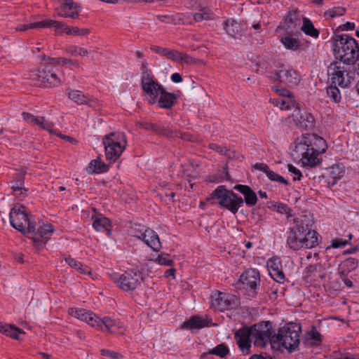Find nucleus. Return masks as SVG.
Returning <instances> with one entry per match:
<instances>
[{"label": "nucleus", "instance_id": "obj_22", "mask_svg": "<svg viewBox=\"0 0 359 359\" xmlns=\"http://www.w3.org/2000/svg\"><path fill=\"white\" fill-rule=\"evenodd\" d=\"M233 189L239 191L243 196V201L245 204L252 207L257 204L258 198L256 193L248 185L236 184Z\"/></svg>", "mask_w": 359, "mask_h": 359}, {"label": "nucleus", "instance_id": "obj_20", "mask_svg": "<svg viewBox=\"0 0 359 359\" xmlns=\"http://www.w3.org/2000/svg\"><path fill=\"white\" fill-rule=\"evenodd\" d=\"M325 278L320 266L315 264H310L306 267L303 273V279L308 284L319 283L320 279Z\"/></svg>", "mask_w": 359, "mask_h": 359}, {"label": "nucleus", "instance_id": "obj_43", "mask_svg": "<svg viewBox=\"0 0 359 359\" xmlns=\"http://www.w3.org/2000/svg\"><path fill=\"white\" fill-rule=\"evenodd\" d=\"M142 241L144 242L149 248H151L155 252H159L162 248L161 243L160 242V239L158 235L157 234V240L154 238L146 237L145 238H142Z\"/></svg>", "mask_w": 359, "mask_h": 359}, {"label": "nucleus", "instance_id": "obj_59", "mask_svg": "<svg viewBox=\"0 0 359 359\" xmlns=\"http://www.w3.org/2000/svg\"><path fill=\"white\" fill-rule=\"evenodd\" d=\"M224 155L227 157L229 159H239L241 158H243V156L236 151H231L230 149H225Z\"/></svg>", "mask_w": 359, "mask_h": 359}, {"label": "nucleus", "instance_id": "obj_9", "mask_svg": "<svg viewBox=\"0 0 359 359\" xmlns=\"http://www.w3.org/2000/svg\"><path fill=\"white\" fill-rule=\"evenodd\" d=\"M112 278L117 287L126 292L135 290L144 280L142 273L137 268L128 270L121 275L114 274Z\"/></svg>", "mask_w": 359, "mask_h": 359}, {"label": "nucleus", "instance_id": "obj_8", "mask_svg": "<svg viewBox=\"0 0 359 359\" xmlns=\"http://www.w3.org/2000/svg\"><path fill=\"white\" fill-rule=\"evenodd\" d=\"M268 77L273 83L288 88L298 86L301 80L299 72L287 64H279Z\"/></svg>", "mask_w": 359, "mask_h": 359}, {"label": "nucleus", "instance_id": "obj_31", "mask_svg": "<svg viewBox=\"0 0 359 359\" xmlns=\"http://www.w3.org/2000/svg\"><path fill=\"white\" fill-rule=\"evenodd\" d=\"M328 172L330 178L327 182L328 186L333 187L344 176V167L342 165L335 164L329 168Z\"/></svg>", "mask_w": 359, "mask_h": 359}, {"label": "nucleus", "instance_id": "obj_53", "mask_svg": "<svg viewBox=\"0 0 359 359\" xmlns=\"http://www.w3.org/2000/svg\"><path fill=\"white\" fill-rule=\"evenodd\" d=\"M88 325L97 329H102L101 318L97 317L95 313H92V316L88 317V321L86 322Z\"/></svg>", "mask_w": 359, "mask_h": 359}, {"label": "nucleus", "instance_id": "obj_16", "mask_svg": "<svg viewBox=\"0 0 359 359\" xmlns=\"http://www.w3.org/2000/svg\"><path fill=\"white\" fill-rule=\"evenodd\" d=\"M294 225L291 228L297 231L299 230L301 234L306 236L309 240H313L314 242L318 243L319 234L317 231L312 229V221L306 215H301L294 219Z\"/></svg>", "mask_w": 359, "mask_h": 359}, {"label": "nucleus", "instance_id": "obj_37", "mask_svg": "<svg viewBox=\"0 0 359 359\" xmlns=\"http://www.w3.org/2000/svg\"><path fill=\"white\" fill-rule=\"evenodd\" d=\"M302 30L306 35L313 38H318L320 34L319 30L315 28L313 22L307 18H303Z\"/></svg>", "mask_w": 359, "mask_h": 359}, {"label": "nucleus", "instance_id": "obj_11", "mask_svg": "<svg viewBox=\"0 0 359 359\" xmlns=\"http://www.w3.org/2000/svg\"><path fill=\"white\" fill-rule=\"evenodd\" d=\"M345 65L341 61H334L327 67V75L330 78L331 83L343 88H347L353 79L345 68Z\"/></svg>", "mask_w": 359, "mask_h": 359}, {"label": "nucleus", "instance_id": "obj_63", "mask_svg": "<svg viewBox=\"0 0 359 359\" xmlns=\"http://www.w3.org/2000/svg\"><path fill=\"white\" fill-rule=\"evenodd\" d=\"M101 322L102 327L104 325L108 331H110L111 328L114 325V321L111 318L107 317H104L102 319H101Z\"/></svg>", "mask_w": 359, "mask_h": 359}, {"label": "nucleus", "instance_id": "obj_58", "mask_svg": "<svg viewBox=\"0 0 359 359\" xmlns=\"http://www.w3.org/2000/svg\"><path fill=\"white\" fill-rule=\"evenodd\" d=\"M287 168H288L289 172H290L291 173H292L294 175L293 177L294 181L301 180L302 174L299 169H297L296 167H294L292 164H288Z\"/></svg>", "mask_w": 359, "mask_h": 359}, {"label": "nucleus", "instance_id": "obj_38", "mask_svg": "<svg viewBox=\"0 0 359 359\" xmlns=\"http://www.w3.org/2000/svg\"><path fill=\"white\" fill-rule=\"evenodd\" d=\"M68 97L78 104H88L89 99L82 92L67 89Z\"/></svg>", "mask_w": 359, "mask_h": 359}, {"label": "nucleus", "instance_id": "obj_15", "mask_svg": "<svg viewBox=\"0 0 359 359\" xmlns=\"http://www.w3.org/2000/svg\"><path fill=\"white\" fill-rule=\"evenodd\" d=\"M29 217L25 212V207L20 204L14 205L9 214L11 225L22 233H25V226Z\"/></svg>", "mask_w": 359, "mask_h": 359}, {"label": "nucleus", "instance_id": "obj_45", "mask_svg": "<svg viewBox=\"0 0 359 359\" xmlns=\"http://www.w3.org/2000/svg\"><path fill=\"white\" fill-rule=\"evenodd\" d=\"M229 352L226 345L220 344L208 351L209 354L215 355L220 358H224Z\"/></svg>", "mask_w": 359, "mask_h": 359}, {"label": "nucleus", "instance_id": "obj_12", "mask_svg": "<svg viewBox=\"0 0 359 359\" xmlns=\"http://www.w3.org/2000/svg\"><path fill=\"white\" fill-rule=\"evenodd\" d=\"M260 273L256 269H248L240 276L239 281L237 283L239 289L248 291V295L255 297L257 294V288L260 285Z\"/></svg>", "mask_w": 359, "mask_h": 359}, {"label": "nucleus", "instance_id": "obj_6", "mask_svg": "<svg viewBox=\"0 0 359 359\" xmlns=\"http://www.w3.org/2000/svg\"><path fill=\"white\" fill-rule=\"evenodd\" d=\"M217 199L220 208H225L232 214L236 215L239 208L244 204L243 198L233 192L228 190L225 186H218L210 195L207 200Z\"/></svg>", "mask_w": 359, "mask_h": 359}, {"label": "nucleus", "instance_id": "obj_23", "mask_svg": "<svg viewBox=\"0 0 359 359\" xmlns=\"http://www.w3.org/2000/svg\"><path fill=\"white\" fill-rule=\"evenodd\" d=\"M53 22H56V24L51 25L50 27H55L56 31L59 32L76 36H86L90 33V30L88 29H79L77 27H69L63 22L53 20Z\"/></svg>", "mask_w": 359, "mask_h": 359}, {"label": "nucleus", "instance_id": "obj_51", "mask_svg": "<svg viewBox=\"0 0 359 359\" xmlns=\"http://www.w3.org/2000/svg\"><path fill=\"white\" fill-rule=\"evenodd\" d=\"M38 58L41 61H47V65H60V63L62 64V59L63 57H47L45 54H41L38 56Z\"/></svg>", "mask_w": 359, "mask_h": 359}, {"label": "nucleus", "instance_id": "obj_18", "mask_svg": "<svg viewBox=\"0 0 359 359\" xmlns=\"http://www.w3.org/2000/svg\"><path fill=\"white\" fill-rule=\"evenodd\" d=\"M60 6L55 9L54 17L77 18L79 15L81 6H78L73 0H64Z\"/></svg>", "mask_w": 359, "mask_h": 359}, {"label": "nucleus", "instance_id": "obj_33", "mask_svg": "<svg viewBox=\"0 0 359 359\" xmlns=\"http://www.w3.org/2000/svg\"><path fill=\"white\" fill-rule=\"evenodd\" d=\"M109 165L102 162L100 158L97 157L96 159H93L90 161L87 168V172L88 173L95 174L104 173L109 170Z\"/></svg>", "mask_w": 359, "mask_h": 359}, {"label": "nucleus", "instance_id": "obj_61", "mask_svg": "<svg viewBox=\"0 0 359 359\" xmlns=\"http://www.w3.org/2000/svg\"><path fill=\"white\" fill-rule=\"evenodd\" d=\"M169 22H170V23H172L174 25H180V24L184 23V19L182 18V15H181L180 13H177V14L171 15V18Z\"/></svg>", "mask_w": 359, "mask_h": 359}, {"label": "nucleus", "instance_id": "obj_55", "mask_svg": "<svg viewBox=\"0 0 359 359\" xmlns=\"http://www.w3.org/2000/svg\"><path fill=\"white\" fill-rule=\"evenodd\" d=\"M269 274L275 281L279 283H284L285 280L284 273L283 272L281 269L276 271H273V272H271Z\"/></svg>", "mask_w": 359, "mask_h": 359}, {"label": "nucleus", "instance_id": "obj_36", "mask_svg": "<svg viewBox=\"0 0 359 359\" xmlns=\"http://www.w3.org/2000/svg\"><path fill=\"white\" fill-rule=\"evenodd\" d=\"M65 262L72 268L76 269L81 274L90 275L91 269L87 265H83L82 263L71 257L70 256L65 258Z\"/></svg>", "mask_w": 359, "mask_h": 359}, {"label": "nucleus", "instance_id": "obj_42", "mask_svg": "<svg viewBox=\"0 0 359 359\" xmlns=\"http://www.w3.org/2000/svg\"><path fill=\"white\" fill-rule=\"evenodd\" d=\"M286 88L283 86L276 84V86L271 87V89L280 97V98H294L292 93Z\"/></svg>", "mask_w": 359, "mask_h": 359}, {"label": "nucleus", "instance_id": "obj_34", "mask_svg": "<svg viewBox=\"0 0 359 359\" xmlns=\"http://www.w3.org/2000/svg\"><path fill=\"white\" fill-rule=\"evenodd\" d=\"M358 266V260L354 257H348L344 260L339 265V274L347 276L348 273L355 270Z\"/></svg>", "mask_w": 359, "mask_h": 359}, {"label": "nucleus", "instance_id": "obj_7", "mask_svg": "<svg viewBox=\"0 0 359 359\" xmlns=\"http://www.w3.org/2000/svg\"><path fill=\"white\" fill-rule=\"evenodd\" d=\"M104 146L105 158L109 164L116 162L125 150L127 141L123 133L113 132L105 135L102 140Z\"/></svg>", "mask_w": 359, "mask_h": 359}, {"label": "nucleus", "instance_id": "obj_35", "mask_svg": "<svg viewBox=\"0 0 359 359\" xmlns=\"http://www.w3.org/2000/svg\"><path fill=\"white\" fill-rule=\"evenodd\" d=\"M133 236L139 239L145 238L146 237L154 238L157 240V233L152 229L147 228L144 229L141 225L135 224L132 228Z\"/></svg>", "mask_w": 359, "mask_h": 359}, {"label": "nucleus", "instance_id": "obj_3", "mask_svg": "<svg viewBox=\"0 0 359 359\" xmlns=\"http://www.w3.org/2000/svg\"><path fill=\"white\" fill-rule=\"evenodd\" d=\"M302 328L299 324L296 323H286L278 330L277 334H273L272 328L270 329L269 341L271 348L274 351L283 353L285 349L289 353L297 350L299 345V333Z\"/></svg>", "mask_w": 359, "mask_h": 359}, {"label": "nucleus", "instance_id": "obj_44", "mask_svg": "<svg viewBox=\"0 0 359 359\" xmlns=\"http://www.w3.org/2000/svg\"><path fill=\"white\" fill-rule=\"evenodd\" d=\"M281 42L287 49L296 50L300 47V41L292 37L282 38Z\"/></svg>", "mask_w": 359, "mask_h": 359}, {"label": "nucleus", "instance_id": "obj_10", "mask_svg": "<svg viewBox=\"0 0 359 359\" xmlns=\"http://www.w3.org/2000/svg\"><path fill=\"white\" fill-rule=\"evenodd\" d=\"M30 77L39 86L46 88L58 86L61 83L56 70L49 65L41 66L37 70L32 71Z\"/></svg>", "mask_w": 359, "mask_h": 359}, {"label": "nucleus", "instance_id": "obj_2", "mask_svg": "<svg viewBox=\"0 0 359 359\" xmlns=\"http://www.w3.org/2000/svg\"><path fill=\"white\" fill-rule=\"evenodd\" d=\"M271 323L265 321L256 323L252 326L244 325L236 330L234 337L237 344L244 355L250 353L252 339H254V345L257 347H264L270 337Z\"/></svg>", "mask_w": 359, "mask_h": 359}, {"label": "nucleus", "instance_id": "obj_32", "mask_svg": "<svg viewBox=\"0 0 359 359\" xmlns=\"http://www.w3.org/2000/svg\"><path fill=\"white\" fill-rule=\"evenodd\" d=\"M56 24L53 20H45L40 22H35L29 24L18 25L15 29L18 32H25L29 29H41L44 27H50L51 25Z\"/></svg>", "mask_w": 359, "mask_h": 359}, {"label": "nucleus", "instance_id": "obj_50", "mask_svg": "<svg viewBox=\"0 0 359 359\" xmlns=\"http://www.w3.org/2000/svg\"><path fill=\"white\" fill-rule=\"evenodd\" d=\"M346 13V8L344 7L338 6L334 7L325 12V17H330L331 18L337 16H341Z\"/></svg>", "mask_w": 359, "mask_h": 359}, {"label": "nucleus", "instance_id": "obj_17", "mask_svg": "<svg viewBox=\"0 0 359 359\" xmlns=\"http://www.w3.org/2000/svg\"><path fill=\"white\" fill-rule=\"evenodd\" d=\"M292 118L296 125L306 130H312L315 128L316 121L313 114L306 111H302L299 107H295Z\"/></svg>", "mask_w": 359, "mask_h": 359}, {"label": "nucleus", "instance_id": "obj_48", "mask_svg": "<svg viewBox=\"0 0 359 359\" xmlns=\"http://www.w3.org/2000/svg\"><path fill=\"white\" fill-rule=\"evenodd\" d=\"M169 256L170 255L168 254L163 252L158 255L155 259H153V261L160 265L171 266L173 265L174 262L169 259Z\"/></svg>", "mask_w": 359, "mask_h": 359}, {"label": "nucleus", "instance_id": "obj_40", "mask_svg": "<svg viewBox=\"0 0 359 359\" xmlns=\"http://www.w3.org/2000/svg\"><path fill=\"white\" fill-rule=\"evenodd\" d=\"M327 96L331 99V100L333 101L334 103L340 102L341 96L340 90L337 88V85L331 83L327 88Z\"/></svg>", "mask_w": 359, "mask_h": 359}, {"label": "nucleus", "instance_id": "obj_14", "mask_svg": "<svg viewBox=\"0 0 359 359\" xmlns=\"http://www.w3.org/2000/svg\"><path fill=\"white\" fill-rule=\"evenodd\" d=\"M318 245V243L314 242L313 240H309L306 236L301 234L299 230L297 231L290 229L287 232L286 245L294 251L313 248Z\"/></svg>", "mask_w": 359, "mask_h": 359}, {"label": "nucleus", "instance_id": "obj_26", "mask_svg": "<svg viewBox=\"0 0 359 359\" xmlns=\"http://www.w3.org/2000/svg\"><path fill=\"white\" fill-rule=\"evenodd\" d=\"M178 95L166 92L164 88L158 97V105L163 109H169L177 102Z\"/></svg>", "mask_w": 359, "mask_h": 359}, {"label": "nucleus", "instance_id": "obj_5", "mask_svg": "<svg viewBox=\"0 0 359 359\" xmlns=\"http://www.w3.org/2000/svg\"><path fill=\"white\" fill-rule=\"evenodd\" d=\"M54 232L53 226L51 224H41L37 223L35 218L30 215L25 226V235L31 234L28 237L33 241L34 246L38 250L44 248L48 240Z\"/></svg>", "mask_w": 359, "mask_h": 359}, {"label": "nucleus", "instance_id": "obj_60", "mask_svg": "<svg viewBox=\"0 0 359 359\" xmlns=\"http://www.w3.org/2000/svg\"><path fill=\"white\" fill-rule=\"evenodd\" d=\"M348 244V241L347 240H344L342 238H335L332 240L331 246L334 248H341Z\"/></svg>", "mask_w": 359, "mask_h": 359}, {"label": "nucleus", "instance_id": "obj_39", "mask_svg": "<svg viewBox=\"0 0 359 359\" xmlns=\"http://www.w3.org/2000/svg\"><path fill=\"white\" fill-rule=\"evenodd\" d=\"M69 313L71 316L86 323L88 321V317L92 316L93 312L83 309L72 308L69 309Z\"/></svg>", "mask_w": 359, "mask_h": 359}, {"label": "nucleus", "instance_id": "obj_1", "mask_svg": "<svg viewBox=\"0 0 359 359\" xmlns=\"http://www.w3.org/2000/svg\"><path fill=\"white\" fill-rule=\"evenodd\" d=\"M292 156L299 158L305 165L316 166L322 161L320 154L326 151L327 146L325 140L314 133L303 134L294 142Z\"/></svg>", "mask_w": 359, "mask_h": 359}, {"label": "nucleus", "instance_id": "obj_54", "mask_svg": "<svg viewBox=\"0 0 359 359\" xmlns=\"http://www.w3.org/2000/svg\"><path fill=\"white\" fill-rule=\"evenodd\" d=\"M276 206V210L280 214L287 215V217L289 218L292 216V209L287 205L281 203H278L275 205Z\"/></svg>", "mask_w": 359, "mask_h": 359}, {"label": "nucleus", "instance_id": "obj_28", "mask_svg": "<svg viewBox=\"0 0 359 359\" xmlns=\"http://www.w3.org/2000/svg\"><path fill=\"white\" fill-rule=\"evenodd\" d=\"M211 320L203 318L198 315L191 316L188 320L184 322L182 328L193 330L202 329L210 325Z\"/></svg>", "mask_w": 359, "mask_h": 359}, {"label": "nucleus", "instance_id": "obj_4", "mask_svg": "<svg viewBox=\"0 0 359 359\" xmlns=\"http://www.w3.org/2000/svg\"><path fill=\"white\" fill-rule=\"evenodd\" d=\"M332 47L336 57L344 64H354L359 57V46L357 41L347 34L336 35Z\"/></svg>", "mask_w": 359, "mask_h": 359}, {"label": "nucleus", "instance_id": "obj_19", "mask_svg": "<svg viewBox=\"0 0 359 359\" xmlns=\"http://www.w3.org/2000/svg\"><path fill=\"white\" fill-rule=\"evenodd\" d=\"M150 49L154 53L165 55L168 59H170L173 61H181L182 62L188 63L189 61L192 60L191 57L188 56L187 55H182V54L177 50H169L168 48L157 46H151Z\"/></svg>", "mask_w": 359, "mask_h": 359}, {"label": "nucleus", "instance_id": "obj_64", "mask_svg": "<svg viewBox=\"0 0 359 359\" xmlns=\"http://www.w3.org/2000/svg\"><path fill=\"white\" fill-rule=\"evenodd\" d=\"M249 359H274V358L266 353H261L260 354L252 355Z\"/></svg>", "mask_w": 359, "mask_h": 359}, {"label": "nucleus", "instance_id": "obj_46", "mask_svg": "<svg viewBox=\"0 0 359 359\" xmlns=\"http://www.w3.org/2000/svg\"><path fill=\"white\" fill-rule=\"evenodd\" d=\"M158 81L152 74L151 71H145L141 73L142 88Z\"/></svg>", "mask_w": 359, "mask_h": 359}, {"label": "nucleus", "instance_id": "obj_27", "mask_svg": "<svg viewBox=\"0 0 359 359\" xmlns=\"http://www.w3.org/2000/svg\"><path fill=\"white\" fill-rule=\"evenodd\" d=\"M224 28L227 34L233 39H239L243 34L241 25L233 19L225 20Z\"/></svg>", "mask_w": 359, "mask_h": 359}, {"label": "nucleus", "instance_id": "obj_30", "mask_svg": "<svg viewBox=\"0 0 359 359\" xmlns=\"http://www.w3.org/2000/svg\"><path fill=\"white\" fill-rule=\"evenodd\" d=\"M151 131L167 137H177V132L172 130L166 123H153Z\"/></svg>", "mask_w": 359, "mask_h": 359}, {"label": "nucleus", "instance_id": "obj_56", "mask_svg": "<svg viewBox=\"0 0 359 359\" xmlns=\"http://www.w3.org/2000/svg\"><path fill=\"white\" fill-rule=\"evenodd\" d=\"M23 186V180L20 178L15 182V184H13L11 187V189H13V193H15V195H18V191H20V195L23 194L22 191L25 192L27 191V189L22 187Z\"/></svg>", "mask_w": 359, "mask_h": 359}, {"label": "nucleus", "instance_id": "obj_29", "mask_svg": "<svg viewBox=\"0 0 359 359\" xmlns=\"http://www.w3.org/2000/svg\"><path fill=\"white\" fill-rule=\"evenodd\" d=\"M163 88V86L156 81L142 88V90L147 96L149 97V103L155 104Z\"/></svg>", "mask_w": 359, "mask_h": 359}, {"label": "nucleus", "instance_id": "obj_24", "mask_svg": "<svg viewBox=\"0 0 359 359\" xmlns=\"http://www.w3.org/2000/svg\"><path fill=\"white\" fill-rule=\"evenodd\" d=\"M252 168L255 170L263 172L266 174L269 180L273 182L281 183L284 185H289L290 182L288 180L285 179L281 175L270 170L269 167L264 163H256Z\"/></svg>", "mask_w": 359, "mask_h": 359}, {"label": "nucleus", "instance_id": "obj_47", "mask_svg": "<svg viewBox=\"0 0 359 359\" xmlns=\"http://www.w3.org/2000/svg\"><path fill=\"white\" fill-rule=\"evenodd\" d=\"M24 333V331L21 329L18 328L17 327L13 325H7L4 334L10 337L13 339L19 340L20 336L19 334Z\"/></svg>", "mask_w": 359, "mask_h": 359}, {"label": "nucleus", "instance_id": "obj_52", "mask_svg": "<svg viewBox=\"0 0 359 359\" xmlns=\"http://www.w3.org/2000/svg\"><path fill=\"white\" fill-rule=\"evenodd\" d=\"M269 273L273 271L281 269V262L278 258H271L267 262Z\"/></svg>", "mask_w": 359, "mask_h": 359}, {"label": "nucleus", "instance_id": "obj_13", "mask_svg": "<svg viewBox=\"0 0 359 359\" xmlns=\"http://www.w3.org/2000/svg\"><path fill=\"white\" fill-rule=\"evenodd\" d=\"M239 304V299L231 294L216 291L211 295L212 307L219 311L233 309Z\"/></svg>", "mask_w": 359, "mask_h": 359}, {"label": "nucleus", "instance_id": "obj_57", "mask_svg": "<svg viewBox=\"0 0 359 359\" xmlns=\"http://www.w3.org/2000/svg\"><path fill=\"white\" fill-rule=\"evenodd\" d=\"M100 352L102 355L109 357L111 358L120 359L123 358L121 353L109 349H102L100 350Z\"/></svg>", "mask_w": 359, "mask_h": 359}, {"label": "nucleus", "instance_id": "obj_21", "mask_svg": "<svg viewBox=\"0 0 359 359\" xmlns=\"http://www.w3.org/2000/svg\"><path fill=\"white\" fill-rule=\"evenodd\" d=\"M93 220L92 226L93 229L100 232L105 233L109 236L111 234V222L109 219L102 216V215L91 216Z\"/></svg>", "mask_w": 359, "mask_h": 359}, {"label": "nucleus", "instance_id": "obj_49", "mask_svg": "<svg viewBox=\"0 0 359 359\" xmlns=\"http://www.w3.org/2000/svg\"><path fill=\"white\" fill-rule=\"evenodd\" d=\"M67 52L72 55L86 56L88 54V51L86 48L74 45L68 46L67 48Z\"/></svg>", "mask_w": 359, "mask_h": 359}, {"label": "nucleus", "instance_id": "obj_62", "mask_svg": "<svg viewBox=\"0 0 359 359\" xmlns=\"http://www.w3.org/2000/svg\"><path fill=\"white\" fill-rule=\"evenodd\" d=\"M309 335L311 339L313 340L316 344L321 341V335L315 327L312 328L309 332Z\"/></svg>", "mask_w": 359, "mask_h": 359}, {"label": "nucleus", "instance_id": "obj_41", "mask_svg": "<svg viewBox=\"0 0 359 359\" xmlns=\"http://www.w3.org/2000/svg\"><path fill=\"white\" fill-rule=\"evenodd\" d=\"M273 102L276 106L279 107L280 109H289L294 107V98H277L274 99Z\"/></svg>", "mask_w": 359, "mask_h": 359}, {"label": "nucleus", "instance_id": "obj_25", "mask_svg": "<svg viewBox=\"0 0 359 359\" xmlns=\"http://www.w3.org/2000/svg\"><path fill=\"white\" fill-rule=\"evenodd\" d=\"M22 116L26 122L32 124L34 126H38L40 128L51 131L53 123L46 120L44 116H35L33 114L28 112H22Z\"/></svg>", "mask_w": 359, "mask_h": 359}]
</instances>
